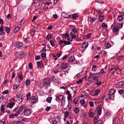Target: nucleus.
Segmentation results:
<instances>
[{
  "label": "nucleus",
  "instance_id": "f257e3e1",
  "mask_svg": "<svg viewBox=\"0 0 124 124\" xmlns=\"http://www.w3.org/2000/svg\"><path fill=\"white\" fill-rule=\"evenodd\" d=\"M26 108L23 105L19 107L18 109L17 107L15 108L13 110V111L15 112V116L17 117L18 115L20 114L21 112H23V113Z\"/></svg>",
  "mask_w": 124,
  "mask_h": 124
},
{
  "label": "nucleus",
  "instance_id": "f03ea898",
  "mask_svg": "<svg viewBox=\"0 0 124 124\" xmlns=\"http://www.w3.org/2000/svg\"><path fill=\"white\" fill-rule=\"evenodd\" d=\"M32 112V111L31 109L29 108L27 109L26 108L23 114L25 116H27L31 114Z\"/></svg>",
  "mask_w": 124,
  "mask_h": 124
},
{
  "label": "nucleus",
  "instance_id": "7ed1b4c3",
  "mask_svg": "<svg viewBox=\"0 0 124 124\" xmlns=\"http://www.w3.org/2000/svg\"><path fill=\"white\" fill-rule=\"evenodd\" d=\"M102 109V106H99L97 107L96 109L95 110V111L97 112V114L99 115H101V110Z\"/></svg>",
  "mask_w": 124,
  "mask_h": 124
},
{
  "label": "nucleus",
  "instance_id": "20e7f679",
  "mask_svg": "<svg viewBox=\"0 0 124 124\" xmlns=\"http://www.w3.org/2000/svg\"><path fill=\"white\" fill-rule=\"evenodd\" d=\"M51 82V80L50 78H46L44 79L43 83L44 84L46 85H48Z\"/></svg>",
  "mask_w": 124,
  "mask_h": 124
},
{
  "label": "nucleus",
  "instance_id": "39448f33",
  "mask_svg": "<svg viewBox=\"0 0 124 124\" xmlns=\"http://www.w3.org/2000/svg\"><path fill=\"white\" fill-rule=\"evenodd\" d=\"M23 45V44L21 42H16L15 44V46L18 48L22 47Z\"/></svg>",
  "mask_w": 124,
  "mask_h": 124
},
{
  "label": "nucleus",
  "instance_id": "423d86ee",
  "mask_svg": "<svg viewBox=\"0 0 124 124\" xmlns=\"http://www.w3.org/2000/svg\"><path fill=\"white\" fill-rule=\"evenodd\" d=\"M30 102L32 103H36V102L37 101V99L35 96H32L30 97Z\"/></svg>",
  "mask_w": 124,
  "mask_h": 124
},
{
  "label": "nucleus",
  "instance_id": "0eeeda50",
  "mask_svg": "<svg viewBox=\"0 0 124 124\" xmlns=\"http://www.w3.org/2000/svg\"><path fill=\"white\" fill-rule=\"evenodd\" d=\"M80 103L82 105H83V106L85 108H86L87 107V103L85 102V101L84 100H81L80 101Z\"/></svg>",
  "mask_w": 124,
  "mask_h": 124
},
{
  "label": "nucleus",
  "instance_id": "6e6552de",
  "mask_svg": "<svg viewBox=\"0 0 124 124\" xmlns=\"http://www.w3.org/2000/svg\"><path fill=\"white\" fill-rule=\"evenodd\" d=\"M110 95L109 94H107L106 96H103L102 98V99L104 100L105 99L106 101L111 100Z\"/></svg>",
  "mask_w": 124,
  "mask_h": 124
},
{
  "label": "nucleus",
  "instance_id": "1a4fd4ad",
  "mask_svg": "<svg viewBox=\"0 0 124 124\" xmlns=\"http://www.w3.org/2000/svg\"><path fill=\"white\" fill-rule=\"evenodd\" d=\"M116 85L118 88L124 86V81H122L119 82Z\"/></svg>",
  "mask_w": 124,
  "mask_h": 124
},
{
  "label": "nucleus",
  "instance_id": "9d476101",
  "mask_svg": "<svg viewBox=\"0 0 124 124\" xmlns=\"http://www.w3.org/2000/svg\"><path fill=\"white\" fill-rule=\"evenodd\" d=\"M88 46V44L87 42L85 41L81 45V47L83 48L86 49Z\"/></svg>",
  "mask_w": 124,
  "mask_h": 124
},
{
  "label": "nucleus",
  "instance_id": "9b49d317",
  "mask_svg": "<svg viewBox=\"0 0 124 124\" xmlns=\"http://www.w3.org/2000/svg\"><path fill=\"white\" fill-rule=\"evenodd\" d=\"M23 54L22 52H17L15 53V54L17 57L20 58Z\"/></svg>",
  "mask_w": 124,
  "mask_h": 124
},
{
  "label": "nucleus",
  "instance_id": "f8f14e48",
  "mask_svg": "<svg viewBox=\"0 0 124 124\" xmlns=\"http://www.w3.org/2000/svg\"><path fill=\"white\" fill-rule=\"evenodd\" d=\"M38 6L41 8L40 9L41 10H44V8L46 7V5L44 3H40L39 4Z\"/></svg>",
  "mask_w": 124,
  "mask_h": 124
},
{
  "label": "nucleus",
  "instance_id": "ddd939ff",
  "mask_svg": "<svg viewBox=\"0 0 124 124\" xmlns=\"http://www.w3.org/2000/svg\"><path fill=\"white\" fill-rule=\"evenodd\" d=\"M17 100H18L20 102H21L22 101V95L21 94H19L17 95L16 96Z\"/></svg>",
  "mask_w": 124,
  "mask_h": 124
},
{
  "label": "nucleus",
  "instance_id": "4468645a",
  "mask_svg": "<svg viewBox=\"0 0 124 124\" xmlns=\"http://www.w3.org/2000/svg\"><path fill=\"white\" fill-rule=\"evenodd\" d=\"M15 104V103L14 102H11L9 103L7 105V107L10 108H11L14 106Z\"/></svg>",
  "mask_w": 124,
  "mask_h": 124
},
{
  "label": "nucleus",
  "instance_id": "2eb2a0df",
  "mask_svg": "<svg viewBox=\"0 0 124 124\" xmlns=\"http://www.w3.org/2000/svg\"><path fill=\"white\" fill-rule=\"evenodd\" d=\"M116 92L115 91L113 88H112L111 90H109V92L108 93L111 96L113 95Z\"/></svg>",
  "mask_w": 124,
  "mask_h": 124
},
{
  "label": "nucleus",
  "instance_id": "dca6fc26",
  "mask_svg": "<svg viewBox=\"0 0 124 124\" xmlns=\"http://www.w3.org/2000/svg\"><path fill=\"white\" fill-rule=\"evenodd\" d=\"M112 29L114 33L118 32L119 30V29L117 27V26H116V27H113Z\"/></svg>",
  "mask_w": 124,
  "mask_h": 124
},
{
  "label": "nucleus",
  "instance_id": "f3484780",
  "mask_svg": "<svg viewBox=\"0 0 124 124\" xmlns=\"http://www.w3.org/2000/svg\"><path fill=\"white\" fill-rule=\"evenodd\" d=\"M63 98V96L62 95L58 94L57 95L56 97V99H57L59 101L62 100Z\"/></svg>",
  "mask_w": 124,
  "mask_h": 124
},
{
  "label": "nucleus",
  "instance_id": "a211bd4d",
  "mask_svg": "<svg viewBox=\"0 0 124 124\" xmlns=\"http://www.w3.org/2000/svg\"><path fill=\"white\" fill-rule=\"evenodd\" d=\"M75 59L74 56H71L69 59V61L70 62H74Z\"/></svg>",
  "mask_w": 124,
  "mask_h": 124
},
{
  "label": "nucleus",
  "instance_id": "6ab92c4d",
  "mask_svg": "<svg viewBox=\"0 0 124 124\" xmlns=\"http://www.w3.org/2000/svg\"><path fill=\"white\" fill-rule=\"evenodd\" d=\"M68 66V64L66 63H65L62 64L61 67L62 69H65Z\"/></svg>",
  "mask_w": 124,
  "mask_h": 124
},
{
  "label": "nucleus",
  "instance_id": "aec40b11",
  "mask_svg": "<svg viewBox=\"0 0 124 124\" xmlns=\"http://www.w3.org/2000/svg\"><path fill=\"white\" fill-rule=\"evenodd\" d=\"M104 46L107 49L109 48L111 46V44L109 42L106 43Z\"/></svg>",
  "mask_w": 124,
  "mask_h": 124
},
{
  "label": "nucleus",
  "instance_id": "412c9836",
  "mask_svg": "<svg viewBox=\"0 0 124 124\" xmlns=\"http://www.w3.org/2000/svg\"><path fill=\"white\" fill-rule=\"evenodd\" d=\"M20 25H19L17 27L15 28L13 31V33H14L16 34L18 30H19L20 29Z\"/></svg>",
  "mask_w": 124,
  "mask_h": 124
},
{
  "label": "nucleus",
  "instance_id": "4be33fe9",
  "mask_svg": "<svg viewBox=\"0 0 124 124\" xmlns=\"http://www.w3.org/2000/svg\"><path fill=\"white\" fill-rule=\"evenodd\" d=\"M98 19L100 21L102 22L104 19L103 16L102 15L100 16H99Z\"/></svg>",
  "mask_w": 124,
  "mask_h": 124
},
{
  "label": "nucleus",
  "instance_id": "5701e85b",
  "mask_svg": "<svg viewBox=\"0 0 124 124\" xmlns=\"http://www.w3.org/2000/svg\"><path fill=\"white\" fill-rule=\"evenodd\" d=\"M97 69V66L96 65H93L92 66V70L94 71H96Z\"/></svg>",
  "mask_w": 124,
  "mask_h": 124
},
{
  "label": "nucleus",
  "instance_id": "b1692460",
  "mask_svg": "<svg viewBox=\"0 0 124 124\" xmlns=\"http://www.w3.org/2000/svg\"><path fill=\"white\" fill-rule=\"evenodd\" d=\"M96 11L98 12L99 14H101L102 13H104V10L101 9H99V10H96Z\"/></svg>",
  "mask_w": 124,
  "mask_h": 124
},
{
  "label": "nucleus",
  "instance_id": "393cba45",
  "mask_svg": "<svg viewBox=\"0 0 124 124\" xmlns=\"http://www.w3.org/2000/svg\"><path fill=\"white\" fill-rule=\"evenodd\" d=\"M95 75V74H93L90 72L89 74V76L88 78V79H90L93 78Z\"/></svg>",
  "mask_w": 124,
  "mask_h": 124
},
{
  "label": "nucleus",
  "instance_id": "a878e982",
  "mask_svg": "<svg viewBox=\"0 0 124 124\" xmlns=\"http://www.w3.org/2000/svg\"><path fill=\"white\" fill-rule=\"evenodd\" d=\"M94 123H96V124H102V121L100 119L97 121H95L94 122Z\"/></svg>",
  "mask_w": 124,
  "mask_h": 124
},
{
  "label": "nucleus",
  "instance_id": "bb28decb",
  "mask_svg": "<svg viewBox=\"0 0 124 124\" xmlns=\"http://www.w3.org/2000/svg\"><path fill=\"white\" fill-rule=\"evenodd\" d=\"M73 18L74 19H76L78 17V16L76 13L73 14L72 15Z\"/></svg>",
  "mask_w": 124,
  "mask_h": 124
},
{
  "label": "nucleus",
  "instance_id": "cd10ccee",
  "mask_svg": "<svg viewBox=\"0 0 124 124\" xmlns=\"http://www.w3.org/2000/svg\"><path fill=\"white\" fill-rule=\"evenodd\" d=\"M102 57H105L107 55V52L105 51H103L101 52Z\"/></svg>",
  "mask_w": 124,
  "mask_h": 124
},
{
  "label": "nucleus",
  "instance_id": "c85d7f7f",
  "mask_svg": "<svg viewBox=\"0 0 124 124\" xmlns=\"http://www.w3.org/2000/svg\"><path fill=\"white\" fill-rule=\"evenodd\" d=\"M74 111L75 113H78L79 111V109L77 107L75 108Z\"/></svg>",
  "mask_w": 124,
  "mask_h": 124
},
{
  "label": "nucleus",
  "instance_id": "c756f323",
  "mask_svg": "<svg viewBox=\"0 0 124 124\" xmlns=\"http://www.w3.org/2000/svg\"><path fill=\"white\" fill-rule=\"evenodd\" d=\"M52 99V97H48L46 99V101L49 103H50Z\"/></svg>",
  "mask_w": 124,
  "mask_h": 124
},
{
  "label": "nucleus",
  "instance_id": "7c9ffc66",
  "mask_svg": "<svg viewBox=\"0 0 124 124\" xmlns=\"http://www.w3.org/2000/svg\"><path fill=\"white\" fill-rule=\"evenodd\" d=\"M42 63L41 62H38L37 63V67L38 68L39 67H40L41 66Z\"/></svg>",
  "mask_w": 124,
  "mask_h": 124
},
{
  "label": "nucleus",
  "instance_id": "2f4dec72",
  "mask_svg": "<svg viewBox=\"0 0 124 124\" xmlns=\"http://www.w3.org/2000/svg\"><path fill=\"white\" fill-rule=\"evenodd\" d=\"M31 93H28L26 95V98H27V101H28L29 99V98H30L31 96Z\"/></svg>",
  "mask_w": 124,
  "mask_h": 124
},
{
  "label": "nucleus",
  "instance_id": "473e14b6",
  "mask_svg": "<svg viewBox=\"0 0 124 124\" xmlns=\"http://www.w3.org/2000/svg\"><path fill=\"white\" fill-rule=\"evenodd\" d=\"M0 109L1 111L3 112L5 111V108H4V106L3 105L1 106Z\"/></svg>",
  "mask_w": 124,
  "mask_h": 124
},
{
  "label": "nucleus",
  "instance_id": "72a5a7b5",
  "mask_svg": "<svg viewBox=\"0 0 124 124\" xmlns=\"http://www.w3.org/2000/svg\"><path fill=\"white\" fill-rule=\"evenodd\" d=\"M123 17L121 15L119 16L117 18V20L119 21H121L123 20Z\"/></svg>",
  "mask_w": 124,
  "mask_h": 124
},
{
  "label": "nucleus",
  "instance_id": "f704fd0d",
  "mask_svg": "<svg viewBox=\"0 0 124 124\" xmlns=\"http://www.w3.org/2000/svg\"><path fill=\"white\" fill-rule=\"evenodd\" d=\"M97 19L96 17H92L90 20V21L91 22H93L94 21H96Z\"/></svg>",
  "mask_w": 124,
  "mask_h": 124
},
{
  "label": "nucleus",
  "instance_id": "c9c22d12",
  "mask_svg": "<svg viewBox=\"0 0 124 124\" xmlns=\"http://www.w3.org/2000/svg\"><path fill=\"white\" fill-rule=\"evenodd\" d=\"M5 31L7 33H8L10 32V29L9 28L7 27L6 28Z\"/></svg>",
  "mask_w": 124,
  "mask_h": 124
},
{
  "label": "nucleus",
  "instance_id": "e433bc0d",
  "mask_svg": "<svg viewBox=\"0 0 124 124\" xmlns=\"http://www.w3.org/2000/svg\"><path fill=\"white\" fill-rule=\"evenodd\" d=\"M89 116L91 117H93V115H94L93 113L91 111L89 112Z\"/></svg>",
  "mask_w": 124,
  "mask_h": 124
},
{
  "label": "nucleus",
  "instance_id": "4c0bfd02",
  "mask_svg": "<svg viewBox=\"0 0 124 124\" xmlns=\"http://www.w3.org/2000/svg\"><path fill=\"white\" fill-rule=\"evenodd\" d=\"M61 55V53H58L56 54V58H55V59L56 60L57 58L59 57Z\"/></svg>",
  "mask_w": 124,
  "mask_h": 124
},
{
  "label": "nucleus",
  "instance_id": "58836bf2",
  "mask_svg": "<svg viewBox=\"0 0 124 124\" xmlns=\"http://www.w3.org/2000/svg\"><path fill=\"white\" fill-rule=\"evenodd\" d=\"M100 91V90H96L94 92V94L95 95H97L99 93Z\"/></svg>",
  "mask_w": 124,
  "mask_h": 124
},
{
  "label": "nucleus",
  "instance_id": "ea45409f",
  "mask_svg": "<svg viewBox=\"0 0 124 124\" xmlns=\"http://www.w3.org/2000/svg\"><path fill=\"white\" fill-rule=\"evenodd\" d=\"M26 85H28L30 84V81L29 80H27L25 82Z\"/></svg>",
  "mask_w": 124,
  "mask_h": 124
},
{
  "label": "nucleus",
  "instance_id": "a19ab883",
  "mask_svg": "<svg viewBox=\"0 0 124 124\" xmlns=\"http://www.w3.org/2000/svg\"><path fill=\"white\" fill-rule=\"evenodd\" d=\"M51 79L52 81L54 82H56V79H54V76H52L51 77Z\"/></svg>",
  "mask_w": 124,
  "mask_h": 124
},
{
  "label": "nucleus",
  "instance_id": "79ce46f5",
  "mask_svg": "<svg viewBox=\"0 0 124 124\" xmlns=\"http://www.w3.org/2000/svg\"><path fill=\"white\" fill-rule=\"evenodd\" d=\"M65 99H63L62 101V104L61 105L63 107L65 105Z\"/></svg>",
  "mask_w": 124,
  "mask_h": 124
},
{
  "label": "nucleus",
  "instance_id": "37998d69",
  "mask_svg": "<svg viewBox=\"0 0 124 124\" xmlns=\"http://www.w3.org/2000/svg\"><path fill=\"white\" fill-rule=\"evenodd\" d=\"M51 34H48L46 36V39L49 40L51 38Z\"/></svg>",
  "mask_w": 124,
  "mask_h": 124
},
{
  "label": "nucleus",
  "instance_id": "c03bdc74",
  "mask_svg": "<svg viewBox=\"0 0 124 124\" xmlns=\"http://www.w3.org/2000/svg\"><path fill=\"white\" fill-rule=\"evenodd\" d=\"M117 25L119 26H117V27L120 29H121L123 26V24L122 23H118Z\"/></svg>",
  "mask_w": 124,
  "mask_h": 124
},
{
  "label": "nucleus",
  "instance_id": "a18cd8bd",
  "mask_svg": "<svg viewBox=\"0 0 124 124\" xmlns=\"http://www.w3.org/2000/svg\"><path fill=\"white\" fill-rule=\"evenodd\" d=\"M54 41L53 40H51L50 41L51 45L53 46H54Z\"/></svg>",
  "mask_w": 124,
  "mask_h": 124
},
{
  "label": "nucleus",
  "instance_id": "49530a36",
  "mask_svg": "<svg viewBox=\"0 0 124 124\" xmlns=\"http://www.w3.org/2000/svg\"><path fill=\"white\" fill-rule=\"evenodd\" d=\"M69 34L67 33H65L63 34V36L66 38L67 37L68 38H69Z\"/></svg>",
  "mask_w": 124,
  "mask_h": 124
},
{
  "label": "nucleus",
  "instance_id": "de8ad7c7",
  "mask_svg": "<svg viewBox=\"0 0 124 124\" xmlns=\"http://www.w3.org/2000/svg\"><path fill=\"white\" fill-rule=\"evenodd\" d=\"M89 104L91 107H93L94 106V103L93 101H91L90 102Z\"/></svg>",
  "mask_w": 124,
  "mask_h": 124
},
{
  "label": "nucleus",
  "instance_id": "09e8293b",
  "mask_svg": "<svg viewBox=\"0 0 124 124\" xmlns=\"http://www.w3.org/2000/svg\"><path fill=\"white\" fill-rule=\"evenodd\" d=\"M101 76L102 75V73H105L103 69H101L100 70Z\"/></svg>",
  "mask_w": 124,
  "mask_h": 124
},
{
  "label": "nucleus",
  "instance_id": "8fccbe9b",
  "mask_svg": "<svg viewBox=\"0 0 124 124\" xmlns=\"http://www.w3.org/2000/svg\"><path fill=\"white\" fill-rule=\"evenodd\" d=\"M114 66H110L109 68V70L111 71L112 70H114Z\"/></svg>",
  "mask_w": 124,
  "mask_h": 124
},
{
  "label": "nucleus",
  "instance_id": "3c124183",
  "mask_svg": "<svg viewBox=\"0 0 124 124\" xmlns=\"http://www.w3.org/2000/svg\"><path fill=\"white\" fill-rule=\"evenodd\" d=\"M8 93V90H6L4 91L2 93V94H5L7 93Z\"/></svg>",
  "mask_w": 124,
  "mask_h": 124
},
{
  "label": "nucleus",
  "instance_id": "603ef678",
  "mask_svg": "<svg viewBox=\"0 0 124 124\" xmlns=\"http://www.w3.org/2000/svg\"><path fill=\"white\" fill-rule=\"evenodd\" d=\"M101 26L104 28H107V25L106 24L104 23H102Z\"/></svg>",
  "mask_w": 124,
  "mask_h": 124
},
{
  "label": "nucleus",
  "instance_id": "864d4df0",
  "mask_svg": "<svg viewBox=\"0 0 124 124\" xmlns=\"http://www.w3.org/2000/svg\"><path fill=\"white\" fill-rule=\"evenodd\" d=\"M15 114L14 115L13 114H12L11 115H10L9 117V118H14Z\"/></svg>",
  "mask_w": 124,
  "mask_h": 124
},
{
  "label": "nucleus",
  "instance_id": "5fc2aeb1",
  "mask_svg": "<svg viewBox=\"0 0 124 124\" xmlns=\"http://www.w3.org/2000/svg\"><path fill=\"white\" fill-rule=\"evenodd\" d=\"M18 77L20 79H23V76L22 75L20 74H19L18 75Z\"/></svg>",
  "mask_w": 124,
  "mask_h": 124
},
{
  "label": "nucleus",
  "instance_id": "6e6d98bb",
  "mask_svg": "<svg viewBox=\"0 0 124 124\" xmlns=\"http://www.w3.org/2000/svg\"><path fill=\"white\" fill-rule=\"evenodd\" d=\"M29 68L30 69H32V64L31 62L29 63Z\"/></svg>",
  "mask_w": 124,
  "mask_h": 124
},
{
  "label": "nucleus",
  "instance_id": "4d7b16f0",
  "mask_svg": "<svg viewBox=\"0 0 124 124\" xmlns=\"http://www.w3.org/2000/svg\"><path fill=\"white\" fill-rule=\"evenodd\" d=\"M73 102L75 104H77L78 102V100L76 98H75L73 100Z\"/></svg>",
  "mask_w": 124,
  "mask_h": 124
},
{
  "label": "nucleus",
  "instance_id": "13d9d810",
  "mask_svg": "<svg viewBox=\"0 0 124 124\" xmlns=\"http://www.w3.org/2000/svg\"><path fill=\"white\" fill-rule=\"evenodd\" d=\"M12 124H20V123L19 121H15L12 123Z\"/></svg>",
  "mask_w": 124,
  "mask_h": 124
},
{
  "label": "nucleus",
  "instance_id": "bf43d9fd",
  "mask_svg": "<svg viewBox=\"0 0 124 124\" xmlns=\"http://www.w3.org/2000/svg\"><path fill=\"white\" fill-rule=\"evenodd\" d=\"M72 31L73 32L77 33V29L76 28H73Z\"/></svg>",
  "mask_w": 124,
  "mask_h": 124
},
{
  "label": "nucleus",
  "instance_id": "052dcab7",
  "mask_svg": "<svg viewBox=\"0 0 124 124\" xmlns=\"http://www.w3.org/2000/svg\"><path fill=\"white\" fill-rule=\"evenodd\" d=\"M93 78H94L93 79V80L97 81H98V79L96 76L95 75Z\"/></svg>",
  "mask_w": 124,
  "mask_h": 124
},
{
  "label": "nucleus",
  "instance_id": "680f3d73",
  "mask_svg": "<svg viewBox=\"0 0 124 124\" xmlns=\"http://www.w3.org/2000/svg\"><path fill=\"white\" fill-rule=\"evenodd\" d=\"M83 81L82 79H80L77 82V83L78 84H79L81 83Z\"/></svg>",
  "mask_w": 124,
  "mask_h": 124
},
{
  "label": "nucleus",
  "instance_id": "e2e57ef3",
  "mask_svg": "<svg viewBox=\"0 0 124 124\" xmlns=\"http://www.w3.org/2000/svg\"><path fill=\"white\" fill-rule=\"evenodd\" d=\"M37 18V17L36 16H34L33 17V19L32 20V21L33 22H34L35 21V20H36Z\"/></svg>",
  "mask_w": 124,
  "mask_h": 124
},
{
  "label": "nucleus",
  "instance_id": "0e129e2a",
  "mask_svg": "<svg viewBox=\"0 0 124 124\" xmlns=\"http://www.w3.org/2000/svg\"><path fill=\"white\" fill-rule=\"evenodd\" d=\"M41 57H45L46 56V54L44 53H42L41 54Z\"/></svg>",
  "mask_w": 124,
  "mask_h": 124
},
{
  "label": "nucleus",
  "instance_id": "69168bd1",
  "mask_svg": "<svg viewBox=\"0 0 124 124\" xmlns=\"http://www.w3.org/2000/svg\"><path fill=\"white\" fill-rule=\"evenodd\" d=\"M52 124H57V122L56 120H54L52 121Z\"/></svg>",
  "mask_w": 124,
  "mask_h": 124
},
{
  "label": "nucleus",
  "instance_id": "338daca9",
  "mask_svg": "<svg viewBox=\"0 0 124 124\" xmlns=\"http://www.w3.org/2000/svg\"><path fill=\"white\" fill-rule=\"evenodd\" d=\"M124 92V91L122 89L119 90V93L120 94H122Z\"/></svg>",
  "mask_w": 124,
  "mask_h": 124
},
{
  "label": "nucleus",
  "instance_id": "774afa93",
  "mask_svg": "<svg viewBox=\"0 0 124 124\" xmlns=\"http://www.w3.org/2000/svg\"><path fill=\"white\" fill-rule=\"evenodd\" d=\"M59 71V70L57 69H56L55 70H54L53 71L54 72V73L55 74H56Z\"/></svg>",
  "mask_w": 124,
  "mask_h": 124
}]
</instances>
